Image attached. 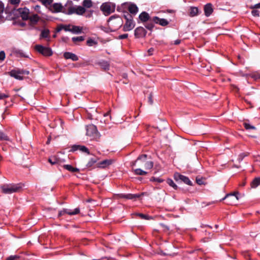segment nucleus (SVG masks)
Listing matches in <instances>:
<instances>
[{
    "label": "nucleus",
    "instance_id": "23",
    "mask_svg": "<svg viewBox=\"0 0 260 260\" xmlns=\"http://www.w3.org/2000/svg\"><path fill=\"white\" fill-rule=\"evenodd\" d=\"M199 14V9L196 7H190L189 10V15L190 17H194Z\"/></svg>",
    "mask_w": 260,
    "mask_h": 260
},
{
    "label": "nucleus",
    "instance_id": "27",
    "mask_svg": "<svg viewBox=\"0 0 260 260\" xmlns=\"http://www.w3.org/2000/svg\"><path fill=\"white\" fill-rule=\"evenodd\" d=\"M238 192H234L233 193L228 194L225 196V197L222 199V200H230L232 199H235L236 200H238Z\"/></svg>",
    "mask_w": 260,
    "mask_h": 260
},
{
    "label": "nucleus",
    "instance_id": "8",
    "mask_svg": "<svg viewBox=\"0 0 260 260\" xmlns=\"http://www.w3.org/2000/svg\"><path fill=\"white\" fill-rule=\"evenodd\" d=\"M68 7L62 6L60 3H54L50 8V10L54 13L62 12L63 13L64 10H68Z\"/></svg>",
    "mask_w": 260,
    "mask_h": 260
},
{
    "label": "nucleus",
    "instance_id": "17",
    "mask_svg": "<svg viewBox=\"0 0 260 260\" xmlns=\"http://www.w3.org/2000/svg\"><path fill=\"white\" fill-rule=\"evenodd\" d=\"M135 25V24L133 19H129V20L126 21L125 23L123 25V30L124 31H129L134 28Z\"/></svg>",
    "mask_w": 260,
    "mask_h": 260
},
{
    "label": "nucleus",
    "instance_id": "60",
    "mask_svg": "<svg viewBox=\"0 0 260 260\" xmlns=\"http://www.w3.org/2000/svg\"><path fill=\"white\" fill-rule=\"evenodd\" d=\"M153 51H154V49L153 48H150L148 50V51L149 54L150 55H152V52H153Z\"/></svg>",
    "mask_w": 260,
    "mask_h": 260
},
{
    "label": "nucleus",
    "instance_id": "16",
    "mask_svg": "<svg viewBox=\"0 0 260 260\" xmlns=\"http://www.w3.org/2000/svg\"><path fill=\"white\" fill-rule=\"evenodd\" d=\"M146 30L143 27L140 26L136 28L135 30V36L136 38H140L146 36Z\"/></svg>",
    "mask_w": 260,
    "mask_h": 260
},
{
    "label": "nucleus",
    "instance_id": "2",
    "mask_svg": "<svg viewBox=\"0 0 260 260\" xmlns=\"http://www.w3.org/2000/svg\"><path fill=\"white\" fill-rule=\"evenodd\" d=\"M22 183L5 184L1 186L2 192L6 194H11L20 191L23 187Z\"/></svg>",
    "mask_w": 260,
    "mask_h": 260
},
{
    "label": "nucleus",
    "instance_id": "36",
    "mask_svg": "<svg viewBox=\"0 0 260 260\" xmlns=\"http://www.w3.org/2000/svg\"><path fill=\"white\" fill-rule=\"evenodd\" d=\"M98 161V159L96 158H91L88 161V163L86 165V167L87 168H90L92 167Z\"/></svg>",
    "mask_w": 260,
    "mask_h": 260
},
{
    "label": "nucleus",
    "instance_id": "10",
    "mask_svg": "<svg viewBox=\"0 0 260 260\" xmlns=\"http://www.w3.org/2000/svg\"><path fill=\"white\" fill-rule=\"evenodd\" d=\"M174 177L175 180L177 181L180 180L187 185H192V182L189 180V178L184 175H181L179 173H175L174 175Z\"/></svg>",
    "mask_w": 260,
    "mask_h": 260
},
{
    "label": "nucleus",
    "instance_id": "44",
    "mask_svg": "<svg viewBox=\"0 0 260 260\" xmlns=\"http://www.w3.org/2000/svg\"><path fill=\"white\" fill-rule=\"evenodd\" d=\"M243 124H244V126L245 128L246 129H255V126L250 125L249 123L244 122Z\"/></svg>",
    "mask_w": 260,
    "mask_h": 260
},
{
    "label": "nucleus",
    "instance_id": "33",
    "mask_svg": "<svg viewBox=\"0 0 260 260\" xmlns=\"http://www.w3.org/2000/svg\"><path fill=\"white\" fill-rule=\"evenodd\" d=\"M134 174L136 175H146L147 174V172L146 171H143L141 169H136L134 170Z\"/></svg>",
    "mask_w": 260,
    "mask_h": 260
},
{
    "label": "nucleus",
    "instance_id": "34",
    "mask_svg": "<svg viewBox=\"0 0 260 260\" xmlns=\"http://www.w3.org/2000/svg\"><path fill=\"white\" fill-rule=\"evenodd\" d=\"M85 37L84 36L75 37L72 38V41L75 44H77L78 42H82L84 40Z\"/></svg>",
    "mask_w": 260,
    "mask_h": 260
},
{
    "label": "nucleus",
    "instance_id": "58",
    "mask_svg": "<svg viewBox=\"0 0 260 260\" xmlns=\"http://www.w3.org/2000/svg\"><path fill=\"white\" fill-rule=\"evenodd\" d=\"M251 9H257V8H260V3H258V4H255V5H254L253 6H251Z\"/></svg>",
    "mask_w": 260,
    "mask_h": 260
},
{
    "label": "nucleus",
    "instance_id": "50",
    "mask_svg": "<svg viewBox=\"0 0 260 260\" xmlns=\"http://www.w3.org/2000/svg\"><path fill=\"white\" fill-rule=\"evenodd\" d=\"M196 182L199 185H203L204 184V180L202 178H198L196 179Z\"/></svg>",
    "mask_w": 260,
    "mask_h": 260
},
{
    "label": "nucleus",
    "instance_id": "24",
    "mask_svg": "<svg viewBox=\"0 0 260 260\" xmlns=\"http://www.w3.org/2000/svg\"><path fill=\"white\" fill-rule=\"evenodd\" d=\"M146 157V154H143L140 155L138 158L135 160V161H132L131 162V167H134L138 164L139 165V163L140 162V160H144L145 159V157Z\"/></svg>",
    "mask_w": 260,
    "mask_h": 260
},
{
    "label": "nucleus",
    "instance_id": "28",
    "mask_svg": "<svg viewBox=\"0 0 260 260\" xmlns=\"http://www.w3.org/2000/svg\"><path fill=\"white\" fill-rule=\"evenodd\" d=\"M72 28L71 29V32H72L73 34H79L81 33L82 30V28L78 26H75L73 25L71 26Z\"/></svg>",
    "mask_w": 260,
    "mask_h": 260
},
{
    "label": "nucleus",
    "instance_id": "39",
    "mask_svg": "<svg viewBox=\"0 0 260 260\" xmlns=\"http://www.w3.org/2000/svg\"><path fill=\"white\" fill-rule=\"evenodd\" d=\"M0 140L1 141H9L10 139L8 136H7L3 132L0 131Z\"/></svg>",
    "mask_w": 260,
    "mask_h": 260
},
{
    "label": "nucleus",
    "instance_id": "11",
    "mask_svg": "<svg viewBox=\"0 0 260 260\" xmlns=\"http://www.w3.org/2000/svg\"><path fill=\"white\" fill-rule=\"evenodd\" d=\"M17 12L23 20H28L29 10L26 7L21 8L17 9Z\"/></svg>",
    "mask_w": 260,
    "mask_h": 260
},
{
    "label": "nucleus",
    "instance_id": "26",
    "mask_svg": "<svg viewBox=\"0 0 260 260\" xmlns=\"http://www.w3.org/2000/svg\"><path fill=\"white\" fill-rule=\"evenodd\" d=\"M63 168L71 172H79V169L77 168L73 167L72 165H64L63 166Z\"/></svg>",
    "mask_w": 260,
    "mask_h": 260
},
{
    "label": "nucleus",
    "instance_id": "54",
    "mask_svg": "<svg viewBox=\"0 0 260 260\" xmlns=\"http://www.w3.org/2000/svg\"><path fill=\"white\" fill-rule=\"evenodd\" d=\"M5 58V53L4 51L0 52V60H4Z\"/></svg>",
    "mask_w": 260,
    "mask_h": 260
},
{
    "label": "nucleus",
    "instance_id": "55",
    "mask_svg": "<svg viewBox=\"0 0 260 260\" xmlns=\"http://www.w3.org/2000/svg\"><path fill=\"white\" fill-rule=\"evenodd\" d=\"M127 37H128V34H122V35H119L118 36V39L122 40V39H126Z\"/></svg>",
    "mask_w": 260,
    "mask_h": 260
},
{
    "label": "nucleus",
    "instance_id": "49",
    "mask_svg": "<svg viewBox=\"0 0 260 260\" xmlns=\"http://www.w3.org/2000/svg\"><path fill=\"white\" fill-rule=\"evenodd\" d=\"M5 7L3 2L0 1V15H1L4 11Z\"/></svg>",
    "mask_w": 260,
    "mask_h": 260
},
{
    "label": "nucleus",
    "instance_id": "15",
    "mask_svg": "<svg viewBox=\"0 0 260 260\" xmlns=\"http://www.w3.org/2000/svg\"><path fill=\"white\" fill-rule=\"evenodd\" d=\"M77 150H80V151L84 153H86L87 154H90L88 149L83 145H74L72 146L71 151L74 152Z\"/></svg>",
    "mask_w": 260,
    "mask_h": 260
},
{
    "label": "nucleus",
    "instance_id": "19",
    "mask_svg": "<svg viewBox=\"0 0 260 260\" xmlns=\"http://www.w3.org/2000/svg\"><path fill=\"white\" fill-rule=\"evenodd\" d=\"M113 162L112 159H105L97 164V167L100 168H105L111 165Z\"/></svg>",
    "mask_w": 260,
    "mask_h": 260
},
{
    "label": "nucleus",
    "instance_id": "35",
    "mask_svg": "<svg viewBox=\"0 0 260 260\" xmlns=\"http://www.w3.org/2000/svg\"><path fill=\"white\" fill-rule=\"evenodd\" d=\"M82 5L84 8H90L92 6V2L91 0H84Z\"/></svg>",
    "mask_w": 260,
    "mask_h": 260
},
{
    "label": "nucleus",
    "instance_id": "45",
    "mask_svg": "<svg viewBox=\"0 0 260 260\" xmlns=\"http://www.w3.org/2000/svg\"><path fill=\"white\" fill-rule=\"evenodd\" d=\"M20 257V256L17 255H10L6 258V260H18Z\"/></svg>",
    "mask_w": 260,
    "mask_h": 260
},
{
    "label": "nucleus",
    "instance_id": "64",
    "mask_svg": "<svg viewBox=\"0 0 260 260\" xmlns=\"http://www.w3.org/2000/svg\"><path fill=\"white\" fill-rule=\"evenodd\" d=\"M109 112H107V113H106V114H105L104 115V116L105 117H106V116H107L109 115Z\"/></svg>",
    "mask_w": 260,
    "mask_h": 260
},
{
    "label": "nucleus",
    "instance_id": "61",
    "mask_svg": "<svg viewBox=\"0 0 260 260\" xmlns=\"http://www.w3.org/2000/svg\"><path fill=\"white\" fill-rule=\"evenodd\" d=\"M181 43V40L177 39L174 41V44L175 45H179Z\"/></svg>",
    "mask_w": 260,
    "mask_h": 260
},
{
    "label": "nucleus",
    "instance_id": "48",
    "mask_svg": "<svg viewBox=\"0 0 260 260\" xmlns=\"http://www.w3.org/2000/svg\"><path fill=\"white\" fill-rule=\"evenodd\" d=\"M39 1H41L42 3V4L44 5H49L53 2V0H39Z\"/></svg>",
    "mask_w": 260,
    "mask_h": 260
},
{
    "label": "nucleus",
    "instance_id": "25",
    "mask_svg": "<svg viewBox=\"0 0 260 260\" xmlns=\"http://www.w3.org/2000/svg\"><path fill=\"white\" fill-rule=\"evenodd\" d=\"M48 161L51 165H56L60 164L61 162V160L60 158L57 157L56 156H53L48 159Z\"/></svg>",
    "mask_w": 260,
    "mask_h": 260
},
{
    "label": "nucleus",
    "instance_id": "62",
    "mask_svg": "<svg viewBox=\"0 0 260 260\" xmlns=\"http://www.w3.org/2000/svg\"><path fill=\"white\" fill-rule=\"evenodd\" d=\"M88 118L90 119H93L92 116L90 113H88Z\"/></svg>",
    "mask_w": 260,
    "mask_h": 260
},
{
    "label": "nucleus",
    "instance_id": "52",
    "mask_svg": "<svg viewBox=\"0 0 260 260\" xmlns=\"http://www.w3.org/2000/svg\"><path fill=\"white\" fill-rule=\"evenodd\" d=\"M9 97V95L6 93H0V100Z\"/></svg>",
    "mask_w": 260,
    "mask_h": 260
},
{
    "label": "nucleus",
    "instance_id": "29",
    "mask_svg": "<svg viewBox=\"0 0 260 260\" xmlns=\"http://www.w3.org/2000/svg\"><path fill=\"white\" fill-rule=\"evenodd\" d=\"M28 19L31 23L36 24L39 20V17L38 14H36L30 16H29Z\"/></svg>",
    "mask_w": 260,
    "mask_h": 260
},
{
    "label": "nucleus",
    "instance_id": "38",
    "mask_svg": "<svg viewBox=\"0 0 260 260\" xmlns=\"http://www.w3.org/2000/svg\"><path fill=\"white\" fill-rule=\"evenodd\" d=\"M123 10V11H122V12H123V16L126 19V21L129 20V19H133V17L132 15H131L127 12L125 11V9Z\"/></svg>",
    "mask_w": 260,
    "mask_h": 260
},
{
    "label": "nucleus",
    "instance_id": "7",
    "mask_svg": "<svg viewBox=\"0 0 260 260\" xmlns=\"http://www.w3.org/2000/svg\"><path fill=\"white\" fill-rule=\"evenodd\" d=\"M101 10L105 15L108 16L114 12L115 5L111 3H105L101 5Z\"/></svg>",
    "mask_w": 260,
    "mask_h": 260
},
{
    "label": "nucleus",
    "instance_id": "20",
    "mask_svg": "<svg viewBox=\"0 0 260 260\" xmlns=\"http://www.w3.org/2000/svg\"><path fill=\"white\" fill-rule=\"evenodd\" d=\"M63 57L66 59H71L73 61H77L79 59V57L75 54L70 52H66L63 53Z\"/></svg>",
    "mask_w": 260,
    "mask_h": 260
},
{
    "label": "nucleus",
    "instance_id": "41",
    "mask_svg": "<svg viewBox=\"0 0 260 260\" xmlns=\"http://www.w3.org/2000/svg\"><path fill=\"white\" fill-rule=\"evenodd\" d=\"M150 181L157 182L158 183H162L164 181V180L158 177H152L150 178Z\"/></svg>",
    "mask_w": 260,
    "mask_h": 260
},
{
    "label": "nucleus",
    "instance_id": "13",
    "mask_svg": "<svg viewBox=\"0 0 260 260\" xmlns=\"http://www.w3.org/2000/svg\"><path fill=\"white\" fill-rule=\"evenodd\" d=\"M151 20L154 23L158 24L162 26H166L169 23V22L167 19L164 18H160L157 16L153 17Z\"/></svg>",
    "mask_w": 260,
    "mask_h": 260
},
{
    "label": "nucleus",
    "instance_id": "47",
    "mask_svg": "<svg viewBox=\"0 0 260 260\" xmlns=\"http://www.w3.org/2000/svg\"><path fill=\"white\" fill-rule=\"evenodd\" d=\"M152 98H153V94L152 92H150L149 94V96H148V102L149 103V104L150 105H152L153 104V100H152Z\"/></svg>",
    "mask_w": 260,
    "mask_h": 260
},
{
    "label": "nucleus",
    "instance_id": "37",
    "mask_svg": "<svg viewBox=\"0 0 260 260\" xmlns=\"http://www.w3.org/2000/svg\"><path fill=\"white\" fill-rule=\"evenodd\" d=\"M167 183L171 187H172L174 189H177L178 186L174 182L173 180L171 179H168L167 180Z\"/></svg>",
    "mask_w": 260,
    "mask_h": 260
},
{
    "label": "nucleus",
    "instance_id": "51",
    "mask_svg": "<svg viewBox=\"0 0 260 260\" xmlns=\"http://www.w3.org/2000/svg\"><path fill=\"white\" fill-rule=\"evenodd\" d=\"M71 25H63V30L66 31H71Z\"/></svg>",
    "mask_w": 260,
    "mask_h": 260
},
{
    "label": "nucleus",
    "instance_id": "46",
    "mask_svg": "<svg viewBox=\"0 0 260 260\" xmlns=\"http://www.w3.org/2000/svg\"><path fill=\"white\" fill-rule=\"evenodd\" d=\"M102 67L105 70H108L109 68V64L107 61H103L101 63Z\"/></svg>",
    "mask_w": 260,
    "mask_h": 260
},
{
    "label": "nucleus",
    "instance_id": "1",
    "mask_svg": "<svg viewBox=\"0 0 260 260\" xmlns=\"http://www.w3.org/2000/svg\"><path fill=\"white\" fill-rule=\"evenodd\" d=\"M73 3L72 1H68L66 4V7H68V10H64L63 13L67 15H71L73 14H76L77 15H82L84 14L86 10L82 6H79L77 7H74L72 6Z\"/></svg>",
    "mask_w": 260,
    "mask_h": 260
},
{
    "label": "nucleus",
    "instance_id": "21",
    "mask_svg": "<svg viewBox=\"0 0 260 260\" xmlns=\"http://www.w3.org/2000/svg\"><path fill=\"white\" fill-rule=\"evenodd\" d=\"M22 73L21 72H20L19 71H16V70H12L11 72H9V75L14 78H15L16 79L18 80H22L23 77L21 75V74Z\"/></svg>",
    "mask_w": 260,
    "mask_h": 260
},
{
    "label": "nucleus",
    "instance_id": "30",
    "mask_svg": "<svg viewBox=\"0 0 260 260\" xmlns=\"http://www.w3.org/2000/svg\"><path fill=\"white\" fill-rule=\"evenodd\" d=\"M251 187L252 188H256L260 185V178H255L251 182Z\"/></svg>",
    "mask_w": 260,
    "mask_h": 260
},
{
    "label": "nucleus",
    "instance_id": "14",
    "mask_svg": "<svg viewBox=\"0 0 260 260\" xmlns=\"http://www.w3.org/2000/svg\"><path fill=\"white\" fill-rule=\"evenodd\" d=\"M147 155L146 154V157L144 160H140L139 163V166L143 165L144 168L145 170H150L153 167V162L152 161L147 160Z\"/></svg>",
    "mask_w": 260,
    "mask_h": 260
},
{
    "label": "nucleus",
    "instance_id": "40",
    "mask_svg": "<svg viewBox=\"0 0 260 260\" xmlns=\"http://www.w3.org/2000/svg\"><path fill=\"white\" fill-rule=\"evenodd\" d=\"M249 154L247 152H244V153H240L239 156H238V160L239 162H240L241 161H242V160L243 159V158L248 156V155Z\"/></svg>",
    "mask_w": 260,
    "mask_h": 260
},
{
    "label": "nucleus",
    "instance_id": "12",
    "mask_svg": "<svg viewBox=\"0 0 260 260\" xmlns=\"http://www.w3.org/2000/svg\"><path fill=\"white\" fill-rule=\"evenodd\" d=\"M80 213V208H75L73 211H71L70 210L68 209H63L62 210H61L59 212L58 216V217H60L63 215L64 214H67L69 215H74L78 214Z\"/></svg>",
    "mask_w": 260,
    "mask_h": 260
},
{
    "label": "nucleus",
    "instance_id": "53",
    "mask_svg": "<svg viewBox=\"0 0 260 260\" xmlns=\"http://www.w3.org/2000/svg\"><path fill=\"white\" fill-rule=\"evenodd\" d=\"M251 14L254 16H259V12L258 10H253L251 11Z\"/></svg>",
    "mask_w": 260,
    "mask_h": 260
},
{
    "label": "nucleus",
    "instance_id": "22",
    "mask_svg": "<svg viewBox=\"0 0 260 260\" xmlns=\"http://www.w3.org/2000/svg\"><path fill=\"white\" fill-rule=\"evenodd\" d=\"M139 18L142 22H146L148 21H149L151 18L150 17L148 13L144 11L139 15Z\"/></svg>",
    "mask_w": 260,
    "mask_h": 260
},
{
    "label": "nucleus",
    "instance_id": "56",
    "mask_svg": "<svg viewBox=\"0 0 260 260\" xmlns=\"http://www.w3.org/2000/svg\"><path fill=\"white\" fill-rule=\"evenodd\" d=\"M11 4L18 5L20 3V0H9Z\"/></svg>",
    "mask_w": 260,
    "mask_h": 260
},
{
    "label": "nucleus",
    "instance_id": "31",
    "mask_svg": "<svg viewBox=\"0 0 260 260\" xmlns=\"http://www.w3.org/2000/svg\"><path fill=\"white\" fill-rule=\"evenodd\" d=\"M151 19L152 18H151L149 21L146 22V24H145V27L149 30H152L154 26V23L151 20Z\"/></svg>",
    "mask_w": 260,
    "mask_h": 260
},
{
    "label": "nucleus",
    "instance_id": "43",
    "mask_svg": "<svg viewBox=\"0 0 260 260\" xmlns=\"http://www.w3.org/2000/svg\"><path fill=\"white\" fill-rule=\"evenodd\" d=\"M86 44L88 46H92L94 45L97 44V42H95L94 40L90 38L87 40Z\"/></svg>",
    "mask_w": 260,
    "mask_h": 260
},
{
    "label": "nucleus",
    "instance_id": "9",
    "mask_svg": "<svg viewBox=\"0 0 260 260\" xmlns=\"http://www.w3.org/2000/svg\"><path fill=\"white\" fill-rule=\"evenodd\" d=\"M143 194V193H142L141 194L120 193L118 194V197L119 198L125 199L127 200H136L137 199L140 198Z\"/></svg>",
    "mask_w": 260,
    "mask_h": 260
},
{
    "label": "nucleus",
    "instance_id": "32",
    "mask_svg": "<svg viewBox=\"0 0 260 260\" xmlns=\"http://www.w3.org/2000/svg\"><path fill=\"white\" fill-rule=\"evenodd\" d=\"M50 31L48 29H43L41 33V38H48L49 37Z\"/></svg>",
    "mask_w": 260,
    "mask_h": 260
},
{
    "label": "nucleus",
    "instance_id": "4",
    "mask_svg": "<svg viewBox=\"0 0 260 260\" xmlns=\"http://www.w3.org/2000/svg\"><path fill=\"white\" fill-rule=\"evenodd\" d=\"M108 22L109 26L114 30L119 28L122 24V19L119 17H116L114 15L111 16Z\"/></svg>",
    "mask_w": 260,
    "mask_h": 260
},
{
    "label": "nucleus",
    "instance_id": "6",
    "mask_svg": "<svg viewBox=\"0 0 260 260\" xmlns=\"http://www.w3.org/2000/svg\"><path fill=\"white\" fill-rule=\"evenodd\" d=\"M35 49L37 52L44 56H50L53 54V52L50 48L45 47L41 45H36Z\"/></svg>",
    "mask_w": 260,
    "mask_h": 260
},
{
    "label": "nucleus",
    "instance_id": "59",
    "mask_svg": "<svg viewBox=\"0 0 260 260\" xmlns=\"http://www.w3.org/2000/svg\"><path fill=\"white\" fill-rule=\"evenodd\" d=\"M69 40V38L68 37H64L62 38V41L64 42H67V41Z\"/></svg>",
    "mask_w": 260,
    "mask_h": 260
},
{
    "label": "nucleus",
    "instance_id": "63",
    "mask_svg": "<svg viewBox=\"0 0 260 260\" xmlns=\"http://www.w3.org/2000/svg\"><path fill=\"white\" fill-rule=\"evenodd\" d=\"M92 15V12H90L89 14H88V15L86 16V17H90Z\"/></svg>",
    "mask_w": 260,
    "mask_h": 260
},
{
    "label": "nucleus",
    "instance_id": "3",
    "mask_svg": "<svg viewBox=\"0 0 260 260\" xmlns=\"http://www.w3.org/2000/svg\"><path fill=\"white\" fill-rule=\"evenodd\" d=\"M86 135L90 138L91 140H97L100 137V135L98 131L96 126L93 124H89L86 126Z\"/></svg>",
    "mask_w": 260,
    "mask_h": 260
},
{
    "label": "nucleus",
    "instance_id": "42",
    "mask_svg": "<svg viewBox=\"0 0 260 260\" xmlns=\"http://www.w3.org/2000/svg\"><path fill=\"white\" fill-rule=\"evenodd\" d=\"M137 215H138L141 219H143L149 220V219H151V217H150L149 216L146 215V214H142V213H137Z\"/></svg>",
    "mask_w": 260,
    "mask_h": 260
},
{
    "label": "nucleus",
    "instance_id": "57",
    "mask_svg": "<svg viewBox=\"0 0 260 260\" xmlns=\"http://www.w3.org/2000/svg\"><path fill=\"white\" fill-rule=\"evenodd\" d=\"M62 29H63V24H61L57 27V28L56 29V31L59 32V31H61Z\"/></svg>",
    "mask_w": 260,
    "mask_h": 260
},
{
    "label": "nucleus",
    "instance_id": "18",
    "mask_svg": "<svg viewBox=\"0 0 260 260\" xmlns=\"http://www.w3.org/2000/svg\"><path fill=\"white\" fill-rule=\"evenodd\" d=\"M204 11L205 15L206 17H209L213 12L212 5L211 3H208L204 6Z\"/></svg>",
    "mask_w": 260,
    "mask_h": 260
},
{
    "label": "nucleus",
    "instance_id": "5",
    "mask_svg": "<svg viewBox=\"0 0 260 260\" xmlns=\"http://www.w3.org/2000/svg\"><path fill=\"white\" fill-rule=\"evenodd\" d=\"M123 9L128 10L132 15H136L138 12V7L134 4L124 3L120 7H118L117 8L118 11H123Z\"/></svg>",
    "mask_w": 260,
    "mask_h": 260
}]
</instances>
